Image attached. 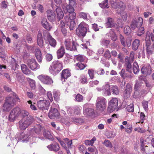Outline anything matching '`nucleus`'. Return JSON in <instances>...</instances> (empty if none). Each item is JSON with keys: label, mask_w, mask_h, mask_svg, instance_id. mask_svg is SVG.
Returning <instances> with one entry per match:
<instances>
[{"label": "nucleus", "mask_w": 154, "mask_h": 154, "mask_svg": "<svg viewBox=\"0 0 154 154\" xmlns=\"http://www.w3.org/2000/svg\"><path fill=\"white\" fill-rule=\"evenodd\" d=\"M64 45L66 49L67 50L70 51L76 50L77 43L75 42H73L72 44H71L70 39H66L65 41Z\"/></svg>", "instance_id": "obj_11"}, {"label": "nucleus", "mask_w": 154, "mask_h": 154, "mask_svg": "<svg viewBox=\"0 0 154 154\" xmlns=\"http://www.w3.org/2000/svg\"><path fill=\"white\" fill-rule=\"evenodd\" d=\"M79 16L80 18H82L85 20H88L90 18L89 14L83 12H80L79 13Z\"/></svg>", "instance_id": "obj_37"}, {"label": "nucleus", "mask_w": 154, "mask_h": 154, "mask_svg": "<svg viewBox=\"0 0 154 154\" xmlns=\"http://www.w3.org/2000/svg\"><path fill=\"white\" fill-rule=\"evenodd\" d=\"M38 78L44 84L51 85L53 82L52 79L49 76L44 75H41L38 76Z\"/></svg>", "instance_id": "obj_12"}, {"label": "nucleus", "mask_w": 154, "mask_h": 154, "mask_svg": "<svg viewBox=\"0 0 154 154\" xmlns=\"http://www.w3.org/2000/svg\"><path fill=\"white\" fill-rule=\"evenodd\" d=\"M71 76V73L68 69L63 70L61 75V80L63 82L66 80L67 78Z\"/></svg>", "instance_id": "obj_19"}, {"label": "nucleus", "mask_w": 154, "mask_h": 154, "mask_svg": "<svg viewBox=\"0 0 154 154\" xmlns=\"http://www.w3.org/2000/svg\"><path fill=\"white\" fill-rule=\"evenodd\" d=\"M71 121L76 124H80L84 122V121L83 119L76 118H72L71 119Z\"/></svg>", "instance_id": "obj_47"}, {"label": "nucleus", "mask_w": 154, "mask_h": 154, "mask_svg": "<svg viewBox=\"0 0 154 154\" xmlns=\"http://www.w3.org/2000/svg\"><path fill=\"white\" fill-rule=\"evenodd\" d=\"M64 12L66 14L67 13H70L74 11V8L69 5H68L67 4H63L62 6Z\"/></svg>", "instance_id": "obj_23"}, {"label": "nucleus", "mask_w": 154, "mask_h": 154, "mask_svg": "<svg viewBox=\"0 0 154 154\" xmlns=\"http://www.w3.org/2000/svg\"><path fill=\"white\" fill-rule=\"evenodd\" d=\"M11 111L17 117L21 113V109L18 107H16L13 109Z\"/></svg>", "instance_id": "obj_44"}, {"label": "nucleus", "mask_w": 154, "mask_h": 154, "mask_svg": "<svg viewBox=\"0 0 154 154\" xmlns=\"http://www.w3.org/2000/svg\"><path fill=\"white\" fill-rule=\"evenodd\" d=\"M69 20L70 19V20H74L75 19L76 14L74 11L69 13Z\"/></svg>", "instance_id": "obj_56"}, {"label": "nucleus", "mask_w": 154, "mask_h": 154, "mask_svg": "<svg viewBox=\"0 0 154 154\" xmlns=\"http://www.w3.org/2000/svg\"><path fill=\"white\" fill-rule=\"evenodd\" d=\"M65 142L66 144V145L69 148H71V144H72V140H69L67 138H66L64 139Z\"/></svg>", "instance_id": "obj_55"}, {"label": "nucleus", "mask_w": 154, "mask_h": 154, "mask_svg": "<svg viewBox=\"0 0 154 154\" xmlns=\"http://www.w3.org/2000/svg\"><path fill=\"white\" fill-rule=\"evenodd\" d=\"M143 19L141 17H139L137 18L133 19L130 25L131 28L133 30L136 28H138L141 26L143 23Z\"/></svg>", "instance_id": "obj_9"}, {"label": "nucleus", "mask_w": 154, "mask_h": 154, "mask_svg": "<svg viewBox=\"0 0 154 154\" xmlns=\"http://www.w3.org/2000/svg\"><path fill=\"white\" fill-rule=\"evenodd\" d=\"M145 115L143 112H141L140 114V123H143L144 120L145 119Z\"/></svg>", "instance_id": "obj_61"}, {"label": "nucleus", "mask_w": 154, "mask_h": 154, "mask_svg": "<svg viewBox=\"0 0 154 154\" xmlns=\"http://www.w3.org/2000/svg\"><path fill=\"white\" fill-rule=\"evenodd\" d=\"M107 2L108 0H105L101 3H100L99 4V6L102 9H104L106 8H109V6L108 5Z\"/></svg>", "instance_id": "obj_48"}, {"label": "nucleus", "mask_w": 154, "mask_h": 154, "mask_svg": "<svg viewBox=\"0 0 154 154\" xmlns=\"http://www.w3.org/2000/svg\"><path fill=\"white\" fill-rule=\"evenodd\" d=\"M45 42L46 43L49 42V44L53 48H55L57 45L55 39L53 38L49 33H48L44 36Z\"/></svg>", "instance_id": "obj_13"}, {"label": "nucleus", "mask_w": 154, "mask_h": 154, "mask_svg": "<svg viewBox=\"0 0 154 154\" xmlns=\"http://www.w3.org/2000/svg\"><path fill=\"white\" fill-rule=\"evenodd\" d=\"M47 16L48 20L51 22L54 21L55 20V13L52 10H48L46 11Z\"/></svg>", "instance_id": "obj_22"}, {"label": "nucleus", "mask_w": 154, "mask_h": 154, "mask_svg": "<svg viewBox=\"0 0 154 154\" xmlns=\"http://www.w3.org/2000/svg\"><path fill=\"white\" fill-rule=\"evenodd\" d=\"M47 148L50 151L56 152L58 151L60 149L59 144L57 143H53L47 146Z\"/></svg>", "instance_id": "obj_20"}, {"label": "nucleus", "mask_w": 154, "mask_h": 154, "mask_svg": "<svg viewBox=\"0 0 154 154\" xmlns=\"http://www.w3.org/2000/svg\"><path fill=\"white\" fill-rule=\"evenodd\" d=\"M54 96H59L60 95L61 93L59 90L54 89L53 91Z\"/></svg>", "instance_id": "obj_63"}, {"label": "nucleus", "mask_w": 154, "mask_h": 154, "mask_svg": "<svg viewBox=\"0 0 154 154\" xmlns=\"http://www.w3.org/2000/svg\"><path fill=\"white\" fill-rule=\"evenodd\" d=\"M104 56L105 57L108 59L110 58L111 57L110 53L108 50L106 49L105 50Z\"/></svg>", "instance_id": "obj_59"}, {"label": "nucleus", "mask_w": 154, "mask_h": 154, "mask_svg": "<svg viewBox=\"0 0 154 154\" xmlns=\"http://www.w3.org/2000/svg\"><path fill=\"white\" fill-rule=\"evenodd\" d=\"M80 82L82 84H86L88 82L87 77L83 75L80 76Z\"/></svg>", "instance_id": "obj_45"}, {"label": "nucleus", "mask_w": 154, "mask_h": 154, "mask_svg": "<svg viewBox=\"0 0 154 154\" xmlns=\"http://www.w3.org/2000/svg\"><path fill=\"white\" fill-rule=\"evenodd\" d=\"M138 29L137 31V35L139 36H141L144 32V28L141 26L137 28Z\"/></svg>", "instance_id": "obj_57"}, {"label": "nucleus", "mask_w": 154, "mask_h": 154, "mask_svg": "<svg viewBox=\"0 0 154 154\" xmlns=\"http://www.w3.org/2000/svg\"><path fill=\"white\" fill-rule=\"evenodd\" d=\"M44 128L41 125L38 124H37L34 127V128L31 129L30 131V134L32 136L33 135V134L35 132L37 134H40L41 131H43Z\"/></svg>", "instance_id": "obj_15"}, {"label": "nucleus", "mask_w": 154, "mask_h": 154, "mask_svg": "<svg viewBox=\"0 0 154 154\" xmlns=\"http://www.w3.org/2000/svg\"><path fill=\"white\" fill-rule=\"evenodd\" d=\"M63 68V64L60 62L58 60L54 61L50 66L49 72L51 74L55 75L58 73Z\"/></svg>", "instance_id": "obj_4"}, {"label": "nucleus", "mask_w": 154, "mask_h": 154, "mask_svg": "<svg viewBox=\"0 0 154 154\" xmlns=\"http://www.w3.org/2000/svg\"><path fill=\"white\" fill-rule=\"evenodd\" d=\"M125 91L126 94H127V96L130 95V94L132 91V88L130 84L127 85Z\"/></svg>", "instance_id": "obj_46"}, {"label": "nucleus", "mask_w": 154, "mask_h": 154, "mask_svg": "<svg viewBox=\"0 0 154 154\" xmlns=\"http://www.w3.org/2000/svg\"><path fill=\"white\" fill-rule=\"evenodd\" d=\"M133 72L134 74H137L140 71V69L138 63L137 62H134L133 65Z\"/></svg>", "instance_id": "obj_38"}, {"label": "nucleus", "mask_w": 154, "mask_h": 154, "mask_svg": "<svg viewBox=\"0 0 154 154\" xmlns=\"http://www.w3.org/2000/svg\"><path fill=\"white\" fill-rule=\"evenodd\" d=\"M77 61L81 62H85L86 60V57L82 55H78L76 57Z\"/></svg>", "instance_id": "obj_51"}, {"label": "nucleus", "mask_w": 154, "mask_h": 154, "mask_svg": "<svg viewBox=\"0 0 154 154\" xmlns=\"http://www.w3.org/2000/svg\"><path fill=\"white\" fill-rule=\"evenodd\" d=\"M45 100H40L37 102V105L38 108L46 112L50 105V102L53 100V97H46Z\"/></svg>", "instance_id": "obj_3"}, {"label": "nucleus", "mask_w": 154, "mask_h": 154, "mask_svg": "<svg viewBox=\"0 0 154 154\" xmlns=\"http://www.w3.org/2000/svg\"><path fill=\"white\" fill-rule=\"evenodd\" d=\"M43 131V135L46 138L49 139L52 138V135L49 131L44 129Z\"/></svg>", "instance_id": "obj_41"}, {"label": "nucleus", "mask_w": 154, "mask_h": 154, "mask_svg": "<svg viewBox=\"0 0 154 154\" xmlns=\"http://www.w3.org/2000/svg\"><path fill=\"white\" fill-rule=\"evenodd\" d=\"M106 100L103 97H98L96 104L97 110L103 111L106 108Z\"/></svg>", "instance_id": "obj_6"}, {"label": "nucleus", "mask_w": 154, "mask_h": 154, "mask_svg": "<svg viewBox=\"0 0 154 154\" xmlns=\"http://www.w3.org/2000/svg\"><path fill=\"white\" fill-rule=\"evenodd\" d=\"M112 94L114 95H117L119 93V90L117 86L113 85L112 87Z\"/></svg>", "instance_id": "obj_43"}, {"label": "nucleus", "mask_w": 154, "mask_h": 154, "mask_svg": "<svg viewBox=\"0 0 154 154\" xmlns=\"http://www.w3.org/2000/svg\"><path fill=\"white\" fill-rule=\"evenodd\" d=\"M42 25L47 30H50L52 28V26L47 21V19L45 18H43L41 22Z\"/></svg>", "instance_id": "obj_24"}, {"label": "nucleus", "mask_w": 154, "mask_h": 154, "mask_svg": "<svg viewBox=\"0 0 154 154\" xmlns=\"http://www.w3.org/2000/svg\"><path fill=\"white\" fill-rule=\"evenodd\" d=\"M118 100L116 97L113 98L108 104L107 108L108 111L112 112L117 109L118 106Z\"/></svg>", "instance_id": "obj_8"}, {"label": "nucleus", "mask_w": 154, "mask_h": 154, "mask_svg": "<svg viewBox=\"0 0 154 154\" xmlns=\"http://www.w3.org/2000/svg\"><path fill=\"white\" fill-rule=\"evenodd\" d=\"M131 39L130 38H128L125 40V41L124 42V43L125 44V45H122L125 47H130L131 45Z\"/></svg>", "instance_id": "obj_50"}, {"label": "nucleus", "mask_w": 154, "mask_h": 154, "mask_svg": "<svg viewBox=\"0 0 154 154\" xmlns=\"http://www.w3.org/2000/svg\"><path fill=\"white\" fill-rule=\"evenodd\" d=\"M109 43V40L107 39H101L100 41V45L102 46H107Z\"/></svg>", "instance_id": "obj_52"}, {"label": "nucleus", "mask_w": 154, "mask_h": 154, "mask_svg": "<svg viewBox=\"0 0 154 154\" xmlns=\"http://www.w3.org/2000/svg\"><path fill=\"white\" fill-rule=\"evenodd\" d=\"M148 102L146 101H143L142 102L143 108L146 111L148 110Z\"/></svg>", "instance_id": "obj_64"}, {"label": "nucleus", "mask_w": 154, "mask_h": 154, "mask_svg": "<svg viewBox=\"0 0 154 154\" xmlns=\"http://www.w3.org/2000/svg\"><path fill=\"white\" fill-rule=\"evenodd\" d=\"M116 25V23L114 19L110 17H108L107 18L105 23V26L106 28L112 27L115 26Z\"/></svg>", "instance_id": "obj_25"}, {"label": "nucleus", "mask_w": 154, "mask_h": 154, "mask_svg": "<svg viewBox=\"0 0 154 154\" xmlns=\"http://www.w3.org/2000/svg\"><path fill=\"white\" fill-rule=\"evenodd\" d=\"M19 137L23 142L28 141L30 138L28 134L23 132L21 133L20 134Z\"/></svg>", "instance_id": "obj_29"}, {"label": "nucleus", "mask_w": 154, "mask_h": 154, "mask_svg": "<svg viewBox=\"0 0 154 154\" xmlns=\"http://www.w3.org/2000/svg\"><path fill=\"white\" fill-rule=\"evenodd\" d=\"M83 113L86 116H92L94 113V110L91 108H85L84 110Z\"/></svg>", "instance_id": "obj_34"}, {"label": "nucleus", "mask_w": 154, "mask_h": 154, "mask_svg": "<svg viewBox=\"0 0 154 154\" xmlns=\"http://www.w3.org/2000/svg\"><path fill=\"white\" fill-rule=\"evenodd\" d=\"M27 65L32 70H36L40 68V66L34 59L28 60Z\"/></svg>", "instance_id": "obj_14"}, {"label": "nucleus", "mask_w": 154, "mask_h": 154, "mask_svg": "<svg viewBox=\"0 0 154 154\" xmlns=\"http://www.w3.org/2000/svg\"><path fill=\"white\" fill-rule=\"evenodd\" d=\"M140 40L138 39H135L133 42L132 45V48L134 50H137L140 45Z\"/></svg>", "instance_id": "obj_40"}, {"label": "nucleus", "mask_w": 154, "mask_h": 154, "mask_svg": "<svg viewBox=\"0 0 154 154\" xmlns=\"http://www.w3.org/2000/svg\"><path fill=\"white\" fill-rule=\"evenodd\" d=\"M95 71L93 69H89L88 70V74L91 79H92L94 77V74Z\"/></svg>", "instance_id": "obj_54"}, {"label": "nucleus", "mask_w": 154, "mask_h": 154, "mask_svg": "<svg viewBox=\"0 0 154 154\" xmlns=\"http://www.w3.org/2000/svg\"><path fill=\"white\" fill-rule=\"evenodd\" d=\"M35 55L36 58L38 61L39 62H41L42 61V54L40 49L38 48L35 49Z\"/></svg>", "instance_id": "obj_33"}, {"label": "nucleus", "mask_w": 154, "mask_h": 154, "mask_svg": "<svg viewBox=\"0 0 154 154\" xmlns=\"http://www.w3.org/2000/svg\"><path fill=\"white\" fill-rule=\"evenodd\" d=\"M11 70L15 71L16 69L19 67V66L17 63V61H15V59L12 58L11 60Z\"/></svg>", "instance_id": "obj_32"}, {"label": "nucleus", "mask_w": 154, "mask_h": 154, "mask_svg": "<svg viewBox=\"0 0 154 154\" xmlns=\"http://www.w3.org/2000/svg\"><path fill=\"white\" fill-rule=\"evenodd\" d=\"M126 109L128 112H133L134 110V106L133 104H130L129 105H128Z\"/></svg>", "instance_id": "obj_58"}, {"label": "nucleus", "mask_w": 154, "mask_h": 154, "mask_svg": "<svg viewBox=\"0 0 154 154\" xmlns=\"http://www.w3.org/2000/svg\"><path fill=\"white\" fill-rule=\"evenodd\" d=\"M75 66V69L82 70L83 69L87 66V65L83 64L81 62H79L76 63Z\"/></svg>", "instance_id": "obj_36"}, {"label": "nucleus", "mask_w": 154, "mask_h": 154, "mask_svg": "<svg viewBox=\"0 0 154 154\" xmlns=\"http://www.w3.org/2000/svg\"><path fill=\"white\" fill-rule=\"evenodd\" d=\"M65 53V50L64 47L63 46H61L57 51V55L58 58L59 59L63 57Z\"/></svg>", "instance_id": "obj_30"}, {"label": "nucleus", "mask_w": 154, "mask_h": 154, "mask_svg": "<svg viewBox=\"0 0 154 154\" xmlns=\"http://www.w3.org/2000/svg\"><path fill=\"white\" fill-rule=\"evenodd\" d=\"M38 89L40 93L42 95H45L46 94V91L41 86L39 85V86Z\"/></svg>", "instance_id": "obj_62"}, {"label": "nucleus", "mask_w": 154, "mask_h": 154, "mask_svg": "<svg viewBox=\"0 0 154 154\" xmlns=\"http://www.w3.org/2000/svg\"><path fill=\"white\" fill-rule=\"evenodd\" d=\"M103 144L106 147L111 148L112 146L111 142L108 140H105Z\"/></svg>", "instance_id": "obj_53"}, {"label": "nucleus", "mask_w": 154, "mask_h": 154, "mask_svg": "<svg viewBox=\"0 0 154 154\" xmlns=\"http://www.w3.org/2000/svg\"><path fill=\"white\" fill-rule=\"evenodd\" d=\"M88 26L84 22L80 23L76 29V35L80 37L85 36L86 33Z\"/></svg>", "instance_id": "obj_5"}, {"label": "nucleus", "mask_w": 154, "mask_h": 154, "mask_svg": "<svg viewBox=\"0 0 154 154\" xmlns=\"http://www.w3.org/2000/svg\"><path fill=\"white\" fill-rule=\"evenodd\" d=\"M112 7L115 9L118 8L117 10L121 9L122 11L125 10V5L121 2H117L116 0H109Z\"/></svg>", "instance_id": "obj_10"}, {"label": "nucleus", "mask_w": 154, "mask_h": 154, "mask_svg": "<svg viewBox=\"0 0 154 154\" xmlns=\"http://www.w3.org/2000/svg\"><path fill=\"white\" fill-rule=\"evenodd\" d=\"M59 113L57 109L52 107L48 114V116L51 119H55L59 116Z\"/></svg>", "instance_id": "obj_17"}, {"label": "nucleus", "mask_w": 154, "mask_h": 154, "mask_svg": "<svg viewBox=\"0 0 154 154\" xmlns=\"http://www.w3.org/2000/svg\"><path fill=\"white\" fill-rule=\"evenodd\" d=\"M37 42L38 45L40 47L42 48L44 45V41L42 34L39 32H38L37 39Z\"/></svg>", "instance_id": "obj_26"}, {"label": "nucleus", "mask_w": 154, "mask_h": 154, "mask_svg": "<svg viewBox=\"0 0 154 154\" xmlns=\"http://www.w3.org/2000/svg\"><path fill=\"white\" fill-rule=\"evenodd\" d=\"M142 140L141 138L140 139L141 148V150L143 151H144L146 154H149L151 152H153L154 154V151L153 152L150 149L149 150L147 146H146L144 147V144L143 142L142 141Z\"/></svg>", "instance_id": "obj_27"}, {"label": "nucleus", "mask_w": 154, "mask_h": 154, "mask_svg": "<svg viewBox=\"0 0 154 154\" xmlns=\"http://www.w3.org/2000/svg\"><path fill=\"white\" fill-rule=\"evenodd\" d=\"M131 28L128 26H125L124 29V32L126 34H128L131 32Z\"/></svg>", "instance_id": "obj_60"}, {"label": "nucleus", "mask_w": 154, "mask_h": 154, "mask_svg": "<svg viewBox=\"0 0 154 154\" xmlns=\"http://www.w3.org/2000/svg\"><path fill=\"white\" fill-rule=\"evenodd\" d=\"M17 117L14 113V112L11 111L9 116V119L11 122H14Z\"/></svg>", "instance_id": "obj_49"}, {"label": "nucleus", "mask_w": 154, "mask_h": 154, "mask_svg": "<svg viewBox=\"0 0 154 154\" xmlns=\"http://www.w3.org/2000/svg\"><path fill=\"white\" fill-rule=\"evenodd\" d=\"M32 89H35V80L29 78L27 79Z\"/></svg>", "instance_id": "obj_42"}, {"label": "nucleus", "mask_w": 154, "mask_h": 154, "mask_svg": "<svg viewBox=\"0 0 154 154\" xmlns=\"http://www.w3.org/2000/svg\"><path fill=\"white\" fill-rule=\"evenodd\" d=\"M11 70L15 71L16 69L19 67V66L17 63V61H15V59L12 58L11 60Z\"/></svg>", "instance_id": "obj_31"}, {"label": "nucleus", "mask_w": 154, "mask_h": 154, "mask_svg": "<svg viewBox=\"0 0 154 154\" xmlns=\"http://www.w3.org/2000/svg\"><path fill=\"white\" fill-rule=\"evenodd\" d=\"M20 114L23 118L19 122V127L20 129L23 130L34 122V118L32 116L29 115V113L25 110H21Z\"/></svg>", "instance_id": "obj_1"}, {"label": "nucleus", "mask_w": 154, "mask_h": 154, "mask_svg": "<svg viewBox=\"0 0 154 154\" xmlns=\"http://www.w3.org/2000/svg\"><path fill=\"white\" fill-rule=\"evenodd\" d=\"M102 93L103 95L110 96L111 95L110 86L109 82H106L103 86Z\"/></svg>", "instance_id": "obj_18"}, {"label": "nucleus", "mask_w": 154, "mask_h": 154, "mask_svg": "<svg viewBox=\"0 0 154 154\" xmlns=\"http://www.w3.org/2000/svg\"><path fill=\"white\" fill-rule=\"evenodd\" d=\"M4 104L3 110L5 111H9L16 104L17 102H20L18 97H7Z\"/></svg>", "instance_id": "obj_2"}, {"label": "nucleus", "mask_w": 154, "mask_h": 154, "mask_svg": "<svg viewBox=\"0 0 154 154\" xmlns=\"http://www.w3.org/2000/svg\"><path fill=\"white\" fill-rule=\"evenodd\" d=\"M134 52L131 51L130 53V57L127 56L125 58L124 65L126 68V70L128 72L131 71V63L134 61Z\"/></svg>", "instance_id": "obj_7"}, {"label": "nucleus", "mask_w": 154, "mask_h": 154, "mask_svg": "<svg viewBox=\"0 0 154 154\" xmlns=\"http://www.w3.org/2000/svg\"><path fill=\"white\" fill-rule=\"evenodd\" d=\"M21 69L23 72L26 75H29L31 73V71L27 67L25 64H22L21 65Z\"/></svg>", "instance_id": "obj_35"}, {"label": "nucleus", "mask_w": 154, "mask_h": 154, "mask_svg": "<svg viewBox=\"0 0 154 154\" xmlns=\"http://www.w3.org/2000/svg\"><path fill=\"white\" fill-rule=\"evenodd\" d=\"M141 72L143 74L149 75L151 73V68L149 65L143 66L141 69Z\"/></svg>", "instance_id": "obj_21"}, {"label": "nucleus", "mask_w": 154, "mask_h": 154, "mask_svg": "<svg viewBox=\"0 0 154 154\" xmlns=\"http://www.w3.org/2000/svg\"><path fill=\"white\" fill-rule=\"evenodd\" d=\"M56 12L57 18L59 20L62 19L63 17V13L61 8L59 7H57L56 9Z\"/></svg>", "instance_id": "obj_28"}, {"label": "nucleus", "mask_w": 154, "mask_h": 154, "mask_svg": "<svg viewBox=\"0 0 154 154\" xmlns=\"http://www.w3.org/2000/svg\"><path fill=\"white\" fill-rule=\"evenodd\" d=\"M64 20L66 25L69 26L70 30H73L76 26V23L74 20H70L68 16H65Z\"/></svg>", "instance_id": "obj_16"}, {"label": "nucleus", "mask_w": 154, "mask_h": 154, "mask_svg": "<svg viewBox=\"0 0 154 154\" xmlns=\"http://www.w3.org/2000/svg\"><path fill=\"white\" fill-rule=\"evenodd\" d=\"M124 10L122 11L121 9L119 10H117V13L118 14H121L122 17L124 21H126L127 19V14L126 12L122 13Z\"/></svg>", "instance_id": "obj_39"}]
</instances>
